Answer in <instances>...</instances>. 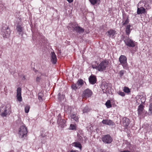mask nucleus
<instances>
[{
    "mask_svg": "<svg viewBox=\"0 0 152 152\" xmlns=\"http://www.w3.org/2000/svg\"><path fill=\"white\" fill-rule=\"evenodd\" d=\"M109 62L106 61H103L101 62L98 65H92V67L94 69H96L100 72L103 71L106 69L108 66Z\"/></svg>",
    "mask_w": 152,
    "mask_h": 152,
    "instance_id": "nucleus-1",
    "label": "nucleus"
},
{
    "mask_svg": "<svg viewBox=\"0 0 152 152\" xmlns=\"http://www.w3.org/2000/svg\"><path fill=\"white\" fill-rule=\"evenodd\" d=\"M28 133L27 128L26 125L23 124L18 129L19 136L20 138H23L26 136Z\"/></svg>",
    "mask_w": 152,
    "mask_h": 152,
    "instance_id": "nucleus-2",
    "label": "nucleus"
},
{
    "mask_svg": "<svg viewBox=\"0 0 152 152\" xmlns=\"http://www.w3.org/2000/svg\"><path fill=\"white\" fill-rule=\"evenodd\" d=\"M1 31V35L4 38H7L10 36L11 32L9 28L6 25L3 26Z\"/></svg>",
    "mask_w": 152,
    "mask_h": 152,
    "instance_id": "nucleus-3",
    "label": "nucleus"
},
{
    "mask_svg": "<svg viewBox=\"0 0 152 152\" xmlns=\"http://www.w3.org/2000/svg\"><path fill=\"white\" fill-rule=\"evenodd\" d=\"M119 61L124 69H128L129 67L127 62V58L125 56L121 55L119 58Z\"/></svg>",
    "mask_w": 152,
    "mask_h": 152,
    "instance_id": "nucleus-4",
    "label": "nucleus"
},
{
    "mask_svg": "<svg viewBox=\"0 0 152 152\" xmlns=\"http://www.w3.org/2000/svg\"><path fill=\"white\" fill-rule=\"evenodd\" d=\"M101 88L104 93H110V88L107 83L103 82L102 84Z\"/></svg>",
    "mask_w": 152,
    "mask_h": 152,
    "instance_id": "nucleus-5",
    "label": "nucleus"
},
{
    "mask_svg": "<svg viewBox=\"0 0 152 152\" xmlns=\"http://www.w3.org/2000/svg\"><path fill=\"white\" fill-rule=\"evenodd\" d=\"M124 41L126 45L128 47H134L135 45L134 42L128 37L126 38Z\"/></svg>",
    "mask_w": 152,
    "mask_h": 152,
    "instance_id": "nucleus-6",
    "label": "nucleus"
},
{
    "mask_svg": "<svg viewBox=\"0 0 152 152\" xmlns=\"http://www.w3.org/2000/svg\"><path fill=\"white\" fill-rule=\"evenodd\" d=\"M136 100L138 104H144L145 101V98L142 95H137L135 97Z\"/></svg>",
    "mask_w": 152,
    "mask_h": 152,
    "instance_id": "nucleus-7",
    "label": "nucleus"
},
{
    "mask_svg": "<svg viewBox=\"0 0 152 152\" xmlns=\"http://www.w3.org/2000/svg\"><path fill=\"white\" fill-rule=\"evenodd\" d=\"M66 121L63 119L61 118L60 115L59 114L58 116L57 123L59 126L61 127L64 128L66 125Z\"/></svg>",
    "mask_w": 152,
    "mask_h": 152,
    "instance_id": "nucleus-8",
    "label": "nucleus"
},
{
    "mask_svg": "<svg viewBox=\"0 0 152 152\" xmlns=\"http://www.w3.org/2000/svg\"><path fill=\"white\" fill-rule=\"evenodd\" d=\"M103 142L106 143H110L113 140L112 138L109 135L104 136L102 138Z\"/></svg>",
    "mask_w": 152,
    "mask_h": 152,
    "instance_id": "nucleus-9",
    "label": "nucleus"
},
{
    "mask_svg": "<svg viewBox=\"0 0 152 152\" xmlns=\"http://www.w3.org/2000/svg\"><path fill=\"white\" fill-rule=\"evenodd\" d=\"M16 98L18 101L21 102L22 101L21 96V89L20 87H18L17 89Z\"/></svg>",
    "mask_w": 152,
    "mask_h": 152,
    "instance_id": "nucleus-10",
    "label": "nucleus"
},
{
    "mask_svg": "<svg viewBox=\"0 0 152 152\" xmlns=\"http://www.w3.org/2000/svg\"><path fill=\"white\" fill-rule=\"evenodd\" d=\"M1 115L2 117L6 116L9 113V110L6 107H2L0 108Z\"/></svg>",
    "mask_w": 152,
    "mask_h": 152,
    "instance_id": "nucleus-11",
    "label": "nucleus"
},
{
    "mask_svg": "<svg viewBox=\"0 0 152 152\" xmlns=\"http://www.w3.org/2000/svg\"><path fill=\"white\" fill-rule=\"evenodd\" d=\"M92 91L89 89H87L83 92V97H89L92 95Z\"/></svg>",
    "mask_w": 152,
    "mask_h": 152,
    "instance_id": "nucleus-12",
    "label": "nucleus"
},
{
    "mask_svg": "<svg viewBox=\"0 0 152 152\" xmlns=\"http://www.w3.org/2000/svg\"><path fill=\"white\" fill-rule=\"evenodd\" d=\"M51 61L53 64H55L57 62V58L55 53L54 52H51Z\"/></svg>",
    "mask_w": 152,
    "mask_h": 152,
    "instance_id": "nucleus-13",
    "label": "nucleus"
},
{
    "mask_svg": "<svg viewBox=\"0 0 152 152\" xmlns=\"http://www.w3.org/2000/svg\"><path fill=\"white\" fill-rule=\"evenodd\" d=\"M102 122L104 124L107 125H114L115 123L112 121L110 119H105L103 120Z\"/></svg>",
    "mask_w": 152,
    "mask_h": 152,
    "instance_id": "nucleus-14",
    "label": "nucleus"
},
{
    "mask_svg": "<svg viewBox=\"0 0 152 152\" xmlns=\"http://www.w3.org/2000/svg\"><path fill=\"white\" fill-rule=\"evenodd\" d=\"M144 106L142 104H140L138 107V116L140 118L141 115H142L143 110Z\"/></svg>",
    "mask_w": 152,
    "mask_h": 152,
    "instance_id": "nucleus-15",
    "label": "nucleus"
},
{
    "mask_svg": "<svg viewBox=\"0 0 152 152\" xmlns=\"http://www.w3.org/2000/svg\"><path fill=\"white\" fill-rule=\"evenodd\" d=\"M89 81L91 84H95L96 81V76L94 75L90 76L89 78Z\"/></svg>",
    "mask_w": 152,
    "mask_h": 152,
    "instance_id": "nucleus-16",
    "label": "nucleus"
},
{
    "mask_svg": "<svg viewBox=\"0 0 152 152\" xmlns=\"http://www.w3.org/2000/svg\"><path fill=\"white\" fill-rule=\"evenodd\" d=\"M123 124L125 127H128L129 124V119L126 118H124L123 119Z\"/></svg>",
    "mask_w": 152,
    "mask_h": 152,
    "instance_id": "nucleus-17",
    "label": "nucleus"
},
{
    "mask_svg": "<svg viewBox=\"0 0 152 152\" xmlns=\"http://www.w3.org/2000/svg\"><path fill=\"white\" fill-rule=\"evenodd\" d=\"M145 12V10L143 7H138L137 9V13L138 15L142 14Z\"/></svg>",
    "mask_w": 152,
    "mask_h": 152,
    "instance_id": "nucleus-18",
    "label": "nucleus"
},
{
    "mask_svg": "<svg viewBox=\"0 0 152 152\" xmlns=\"http://www.w3.org/2000/svg\"><path fill=\"white\" fill-rule=\"evenodd\" d=\"M129 17L128 16H127L126 18L124 17H123V20L122 23L123 25L125 26L126 25H127V24L129 23Z\"/></svg>",
    "mask_w": 152,
    "mask_h": 152,
    "instance_id": "nucleus-19",
    "label": "nucleus"
},
{
    "mask_svg": "<svg viewBox=\"0 0 152 152\" xmlns=\"http://www.w3.org/2000/svg\"><path fill=\"white\" fill-rule=\"evenodd\" d=\"M110 37L113 38L114 35L116 34V32L113 30H111L108 31L107 33Z\"/></svg>",
    "mask_w": 152,
    "mask_h": 152,
    "instance_id": "nucleus-20",
    "label": "nucleus"
},
{
    "mask_svg": "<svg viewBox=\"0 0 152 152\" xmlns=\"http://www.w3.org/2000/svg\"><path fill=\"white\" fill-rule=\"evenodd\" d=\"M131 26L130 24L127 25L126 26V34L128 36L130 34L131 31L132 30V29L130 28Z\"/></svg>",
    "mask_w": 152,
    "mask_h": 152,
    "instance_id": "nucleus-21",
    "label": "nucleus"
},
{
    "mask_svg": "<svg viewBox=\"0 0 152 152\" xmlns=\"http://www.w3.org/2000/svg\"><path fill=\"white\" fill-rule=\"evenodd\" d=\"M74 29L77 32L79 33H82L84 31V29L78 26H76Z\"/></svg>",
    "mask_w": 152,
    "mask_h": 152,
    "instance_id": "nucleus-22",
    "label": "nucleus"
},
{
    "mask_svg": "<svg viewBox=\"0 0 152 152\" xmlns=\"http://www.w3.org/2000/svg\"><path fill=\"white\" fill-rule=\"evenodd\" d=\"M72 145L79 148L80 150H81L82 145L81 144L78 142H75L72 143Z\"/></svg>",
    "mask_w": 152,
    "mask_h": 152,
    "instance_id": "nucleus-23",
    "label": "nucleus"
},
{
    "mask_svg": "<svg viewBox=\"0 0 152 152\" xmlns=\"http://www.w3.org/2000/svg\"><path fill=\"white\" fill-rule=\"evenodd\" d=\"M84 83V81L82 79L78 80L77 83V85L79 88L81 87Z\"/></svg>",
    "mask_w": 152,
    "mask_h": 152,
    "instance_id": "nucleus-24",
    "label": "nucleus"
},
{
    "mask_svg": "<svg viewBox=\"0 0 152 152\" xmlns=\"http://www.w3.org/2000/svg\"><path fill=\"white\" fill-rule=\"evenodd\" d=\"M70 117L72 119H73L76 121H78V115L77 114L71 115Z\"/></svg>",
    "mask_w": 152,
    "mask_h": 152,
    "instance_id": "nucleus-25",
    "label": "nucleus"
},
{
    "mask_svg": "<svg viewBox=\"0 0 152 152\" xmlns=\"http://www.w3.org/2000/svg\"><path fill=\"white\" fill-rule=\"evenodd\" d=\"M69 129L71 130H76V124H71L69 128Z\"/></svg>",
    "mask_w": 152,
    "mask_h": 152,
    "instance_id": "nucleus-26",
    "label": "nucleus"
},
{
    "mask_svg": "<svg viewBox=\"0 0 152 152\" xmlns=\"http://www.w3.org/2000/svg\"><path fill=\"white\" fill-rule=\"evenodd\" d=\"M105 105L107 108H109L111 107L112 105L111 104L110 101V100H108L105 103Z\"/></svg>",
    "mask_w": 152,
    "mask_h": 152,
    "instance_id": "nucleus-27",
    "label": "nucleus"
},
{
    "mask_svg": "<svg viewBox=\"0 0 152 152\" xmlns=\"http://www.w3.org/2000/svg\"><path fill=\"white\" fill-rule=\"evenodd\" d=\"M16 29L18 31L19 33V34L23 31V28L20 26H17Z\"/></svg>",
    "mask_w": 152,
    "mask_h": 152,
    "instance_id": "nucleus-28",
    "label": "nucleus"
},
{
    "mask_svg": "<svg viewBox=\"0 0 152 152\" xmlns=\"http://www.w3.org/2000/svg\"><path fill=\"white\" fill-rule=\"evenodd\" d=\"M123 91L125 93H128L130 92L129 88L128 87H124V88Z\"/></svg>",
    "mask_w": 152,
    "mask_h": 152,
    "instance_id": "nucleus-29",
    "label": "nucleus"
},
{
    "mask_svg": "<svg viewBox=\"0 0 152 152\" xmlns=\"http://www.w3.org/2000/svg\"><path fill=\"white\" fill-rule=\"evenodd\" d=\"M90 110V109H89L88 107V106H86L84 107V109H83V113H86L89 111Z\"/></svg>",
    "mask_w": 152,
    "mask_h": 152,
    "instance_id": "nucleus-30",
    "label": "nucleus"
},
{
    "mask_svg": "<svg viewBox=\"0 0 152 152\" xmlns=\"http://www.w3.org/2000/svg\"><path fill=\"white\" fill-rule=\"evenodd\" d=\"M148 113L150 115L152 114V103L150 104L149 105Z\"/></svg>",
    "mask_w": 152,
    "mask_h": 152,
    "instance_id": "nucleus-31",
    "label": "nucleus"
},
{
    "mask_svg": "<svg viewBox=\"0 0 152 152\" xmlns=\"http://www.w3.org/2000/svg\"><path fill=\"white\" fill-rule=\"evenodd\" d=\"M77 85L74 84L72 85V89L76 90L77 89V88H79L78 86H77Z\"/></svg>",
    "mask_w": 152,
    "mask_h": 152,
    "instance_id": "nucleus-32",
    "label": "nucleus"
},
{
    "mask_svg": "<svg viewBox=\"0 0 152 152\" xmlns=\"http://www.w3.org/2000/svg\"><path fill=\"white\" fill-rule=\"evenodd\" d=\"M4 5L3 4H0V12H1L4 9Z\"/></svg>",
    "mask_w": 152,
    "mask_h": 152,
    "instance_id": "nucleus-33",
    "label": "nucleus"
},
{
    "mask_svg": "<svg viewBox=\"0 0 152 152\" xmlns=\"http://www.w3.org/2000/svg\"><path fill=\"white\" fill-rule=\"evenodd\" d=\"M29 110V107L28 105H27L25 107V111L26 113H27L28 112Z\"/></svg>",
    "mask_w": 152,
    "mask_h": 152,
    "instance_id": "nucleus-34",
    "label": "nucleus"
},
{
    "mask_svg": "<svg viewBox=\"0 0 152 152\" xmlns=\"http://www.w3.org/2000/svg\"><path fill=\"white\" fill-rule=\"evenodd\" d=\"M89 1L92 4L94 5L96 3L98 0H89Z\"/></svg>",
    "mask_w": 152,
    "mask_h": 152,
    "instance_id": "nucleus-35",
    "label": "nucleus"
},
{
    "mask_svg": "<svg viewBox=\"0 0 152 152\" xmlns=\"http://www.w3.org/2000/svg\"><path fill=\"white\" fill-rule=\"evenodd\" d=\"M41 76H37L36 78V81L37 83H39L40 82V80H41Z\"/></svg>",
    "mask_w": 152,
    "mask_h": 152,
    "instance_id": "nucleus-36",
    "label": "nucleus"
},
{
    "mask_svg": "<svg viewBox=\"0 0 152 152\" xmlns=\"http://www.w3.org/2000/svg\"><path fill=\"white\" fill-rule=\"evenodd\" d=\"M125 72V71L124 70H121L119 72L120 76L121 77L124 74Z\"/></svg>",
    "mask_w": 152,
    "mask_h": 152,
    "instance_id": "nucleus-37",
    "label": "nucleus"
},
{
    "mask_svg": "<svg viewBox=\"0 0 152 152\" xmlns=\"http://www.w3.org/2000/svg\"><path fill=\"white\" fill-rule=\"evenodd\" d=\"M117 93L120 95L124 96L125 95V93L123 92H121V91H118L117 92Z\"/></svg>",
    "mask_w": 152,
    "mask_h": 152,
    "instance_id": "nucleus-38",
    "label": "nucleus"
},
{
    "mask_svg": "<svg viewBox=\"0 0 152 152\" xmlns=\"http://www.w3.org/2000/svg\"><path fill=\"white\" fill-rule=\"evenodd\" d=\"M69 3H71L73 2V0H66Z\"/></svg>",
    "mask_w": 152,
    "mask_h": 152,
    "instance_id": "nucleus-39",
    "label": "nucleus"
},
{
    "mask_svg": "<svg viewBox=\"0 0 152 152\" xmlns=\"http://www.w3.org/2000/svg\"><path fill=\"white\" fill-rule=\"evenodd\" d=\"M38 98H39V99H42V97L40 95H39Z\"/></svg>",
    "mask_w": 152,
    "mask_h": 152,
    "instance_id": "nucleus-40",
    "label": "nucleus"
},
{
    "mask_svg": "<svg viewBox=\"0 0 152 152\" xmlns=\"http://www.w3.org/2000/svg\"><path fill=\"white\" fill-rule=\"evenodd\" d=\"M120 152H130V151H121Z\"/></svg>",
    "mask_w": 152,
    "mask_h": 152,
    "instance_id": "nucleus-41",
    "label": "nucleus"
},
{
    "mask_svg": "<svg viewBox=\"0 0 152 152\" xmlns=\"http://www.w3.org/2000/svg\"><path fill=\"white\" fill-rule=\"evenodd\" d=\"M148 4H144V6L145 7H146L147 6H148Z\"/></svg>",
    "mask_w": 152,
    "mask_h": 152,
    "instance_id": "nucleus-42",
    "label": "nucleus"
},
{
    "mask_svg": "<svg viewBox=\"0 0 152 152\" xmlns=\"http://www.w3.org/2000/svg\"><path fill=\"white\" fill-rule=\"evenodd\" d=\"M7 91H6H6H5V95H7Z\"/></svg>",
    "mask_w": 152,
    "mask_h": 152,
    "instance_id": "nucleus-43",
    "label": "nucleus"
},
{
    "mask_svg": "<svg viewBox=\"0 0 152 152\" xmlns=\"http://www.w3.org/2000/svg\"><path fill=\"white\" fill-rule=\"evenodd\" d=\"M60 93H59L58 94V97L60 96Z\"/></svg>",
    "mask_w": 152,
    "mask_h": 152,
    "instance_id": "nucleus-44",
    "label": "nucleus"
},
{
    "mask_svg": "<svg viewBox=\"0 0 152 152\" xmlns=\"http://www.w3.org/2000/svg\"><path fill=\"white\" fill-rule=\"evenodd\" d=\"M70 152H76L74 151H70Z\"/></svg>",
    "mask_w": 152,
    "mask_h": 152,
    "instance_id": "nucleus-45",
    "label": "nucleus"
},
{
    "mask_svg": "<svg viewBox=\"0 0 152 152\" xmlns=\"http://www.w3.org/2000/svg\"><path fill=\"white\" fill-rule=\"evenodd\" d=\"M6 88V87H5V88H4V91H5V88Z\"/></svg>",
    "mask_w": 152,
    "mask_h": 152,
    "instance_id": "nucleus-46",
    "label": "nucleus"
},
{
    "mask_svg": "<svg viewBox=\"0 0 152 152\" xmlns=\"http://www.w3.org/2000/svg\"><path fill=\"white\" fill-rule=\"evenodd\" d=\"M142 3V2H140L138 3V4H141Z\"/></svg>",
    "mask_w": 152,
    "mask_h": 152,
    "instance_id": "nucleus-47",
    "label": "nucleus"
}]
</instances>
